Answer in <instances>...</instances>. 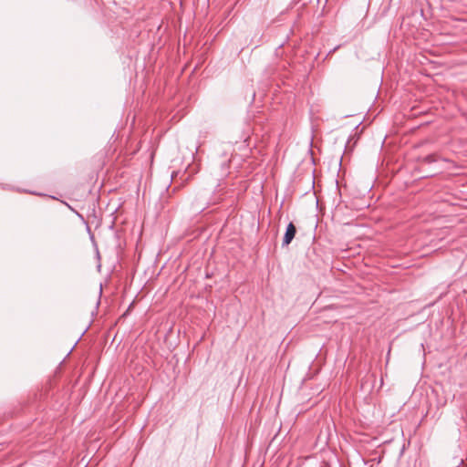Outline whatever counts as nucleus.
Segmentation results:
<instances>
[{
  "label": "nucleus",
  "mask_w": 467,
  "mask_h": 467,
  "mask_svg": "<svg viewBox=\"0 0 467 467\" xmlns=\"http://www.w3.org/2000/svg\"><path fill=\"white\" fill-rule=\"evenodd\" d=\"M296 234V228L293 223H289L285 232L282 246H287L291 244Z\"/></svg>",
  "instance_id": "nucleus-1"
},
{
  "label": "nucleus",
  "mask_w": 467,
  "mask_h": 467,
  "mask_svg": "<svg viewBox=\"0 0 467 467\" xmlns=\"http://www.w3.org/2000/svg\"><path fill=\"white\" fill-rule=\"evenodd\" d=\"M436 160H435V157L433 155H428L424 158V161L426 163H431V162H434Z\"/></svg>",
  "instance_id": "nucleus-2"
}]
</instances>
